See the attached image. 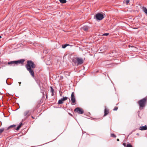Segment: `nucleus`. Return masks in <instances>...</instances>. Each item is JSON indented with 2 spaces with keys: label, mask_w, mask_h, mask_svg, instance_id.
<instances>
[{
  "label": "nucleus",
  "mask_w": 147,
  "mask_h": 147,
  "mask_svg": "<svg viewBox=\"0 0 147 147\" xmlns=\"http://www.w3.org/2000/svg\"><path fill=\"white\" fill-rule=\"evenodd\" d=\"M126 147H133V146L131 144L128 143L126 145Z\"/></svg>",
  "instance_id": "393cba45"
},
{
  "label": "nucleus",
  "mask_w": 147,
  "mask_h": 147,
  "mask_svg": "<svg viewBox=\"0 0 147 147\" xmlns=\"http://www.w3.org/2000/svg\"><path fill=\"white\" fill-rule=\"evenodd\" d=\"M0 123H1V125H2V123H1V121H0Z\"/></svg>",
  "instance_id": "79ce46f5"
},
{
  "label": "nucleus",
  "mask_w": 147,
  "mask_h": 147,
  "mask_svg": "<svg viewBox=\"0 0 147 147\" xmlns=\"http://www.w3.org/2000/svg\"><path fill=\"white\" fill-rule=\"evenodd\" d=\"M59 1L61 3H65L67 2L66 0H59Z\"/></svg>",
  "instance_id": "b1692460"
},
{
  "label": "nucleus",
  "mask_w": 147,
  "mask_h": 147,
  "mask_svg": "<svg viewBox=\"0 0 147 147\" xmlns=\"http://www.w3.org/2000/svg\"><path fill=\"white\" fill-rule=\"evenodd\" d=\"M68 114L70 116H73V115L72 114H71V113H68Z\"/></svg>",
  "instance_id": "72a5a7b5"
},
{
  "label": "nucleus",
  "mask_w": 147,
  "mask_h": 147,
  "mask_svg": "<svg viewBox=\"0 0 147 147\" xmlns=\"http://www.w3.org/2000/svg\"><path fill=\"white\" fill-rule=\"evenodd\" d=\"M23 125V124L22 123H20L16 127V130L17 131Z\"/></svg>",
  "instance_id": "a211bd4d"
},
{
  "label": "nucleus",
  "mask_w": 147,
  "mask_h": 147,
  "mask_svg": "<svg viewBox=\"0 0 147 147\" xmlns=\"http://www.w3.org/2000/svg\"><path fill=\"white\" fill-rule=\"evenodd\" d=\"M139 129L141 131L147 130V125H145L144 126H140V127Z\"/></svg>",
  "instance_id": "f8f14e48"
},
{
  "label": "nucleus",
  "mask_w": 147,
  "mask_h": 147,
  "mask_svg": "<svg viewBox=\"0 0 147 147\" xmlns=\"http://www.w3.org/2000/svg\"><path fill=\"white\" fill-rule=\"evenodd\" d=\"M90 28V27L88 26H84L82 28V29L84 31H87Z\"/></svg>",
  "instance_id": "4468645a"
},
{
  "label": "nucleus",
  "mask_w": 147,
  "mask_h": 147,
  "mask_svg": "<svg viewBox=\"0 0 147 147\" xmlns=\"http://www.w3.org/2000/svg\"><path fill=\"white\" fill-rule=\"evenodd\" d=\"M142 9L143 12L147 15V9L145 7L143 6L142 7Z\"/></svg>",
  "instance_id": "f3484780"
},
{
  "label": "nucleus",
  "mask_w": 147,
  "mask_h": 147,
  "mask_svg": "<svg viewBox=\"0 0 147 147\" xmlns=\"http://www.w3.org/2000/svg\"><path fill=\"white\" fill-rule=\"evenodd\" d=\"M147 100V98L144 97L138 102L140 109H142L145 107L146 104Z\"/></svg>",
  "instance_id": "f257e3e1"
},
{
  "label": "nucleus",
  "mask_w": 147,
  "mask_h": 147,
  "mask_svg": "<svg viewBox=\"0 0 147 147\" xmlns=\"http://www.w3.org/2000/svg\"><path fill=\"white\" fill-rule=\"evenodd\" d=\"M117 141H119V139H118V138H117Z\"/></svg>",
  "instance_id": "c9c22d12"
},
{
  "label": "nucleus",
  "mask_w": 147,
  "mask_h": 147,
  "mask_svg": "<svg viewBox=\"0 0 147 147\" xmlns=\"http://www.w3.org/2000/svg\"><path fill=\"white\" fill-rule=\"evenodd\" d=\"M25 67L26 69L28 68H34L35 65L34 62L31 60H28L27 64L25 65Z\"/></svg>",
  "instance_id": "f03ea898"
},
{
  "label": "nucleus",
  "mask_w": 147,
  "mask_h": 147,
  "mask_svg": "<svg viewBox=\"0 0 147 147\" xmlns=\"http://www.w3.org/2000/svg\"><path fill=\"white\" fill-rule=\"evenodd\" d=\"M2 37V36H0V38H1Z\"/></svg>",
  "instance_id": "37998d69"
},
{
  "label": "nucleus",
  "mask_w": 147,
  "mask_h": 147,
  "mask_svg": "<svg viewBox=\"0 0 147 147\" xmlns=\"http://www.w3.org/2000/svg\"><path fill=\"white\" fill-rule=\"evenodd\" d=\"M109 33H105L101 35V36H108L109 35Z\"/></svg>",
  "instance_id": "a878e982"
},
{
  "label": "nucleus",
  "mask_w": 147,
  "mask_h": 147,
  "mask_svg": "<svg viewBox=\"0 0 147 147\" xmlns=\"http://www.w3.org/2000/svg\"><path fill=\"white\" fill-rule=\"evenodd\" d=\"M74 111L75 112L78 113L79 114H82L84 112L82 108L79 107L75 108Z\"/></svg>",
  "instance_id": "39448f33"
},
{
  "label": "nucleus",
  "mask_w": 147,
  "mask_h": 147,
  "mask_svg": "<svg viewBox=\"0 0 147 147\" xmlns=\"http://www.w3.org/2000/svg\"><path fill=\"white\" fill-rule=\"evenodd\" d=\"M111 136L113 138H116V136L113 134H111Z\"/></svg>",
  "instance_id": "cd10ccee"
},
{
  "label": "nucleus",
  "mask_w": 147,
  "mask_h": 147,
  "mask_svg": "<svg viewBox=\"0 0 147 147\" xmlns=\"http://www.w3.org/2000/svg\"><path fill=\"white\" fill-rule=\"evenodd\" d=\"M7 94H9V95H12H12H13L10 94H9V93H7Z\"/></svg>",
  "instance_id": "e433bc0d"
},
{
  "label": "nucleus",
  "mask_w": 147,
  "mask_h": 147,
  "mask_svg": "<svg viewBox=\"0 0 147 147\" xmlns=\"http://www.w3.org/2000/svg\"><path fill=\"white\" fill-rule=\"evenodd\" d=\"M33 69V68H28L26 69L28 71H29V73L31 75V76L33 77H34V70Z\"/></svg>",
  "instance_id": "9d476101"
},
{
  "label": "nucleus",
  "mask_w": 147,
  "mask_h": 147,
  "mask_svg": "<svg viewBox=\"0 0 147 147\" xmlns=\"http://www.w3.org/2000/svg\"><path fill=\"white\" fill-rule=\"evenodd\" d=\"M4 130V128H2L0 129V135L3 132Z\"/></svg>",
  "instance_id": "bb28decb"
},
{
  "label": "nucleus",
  "mask_w": 147,
  "mask_h": 147,
  "mask_svg": "<svg viewBox=\"0 0 147 147\" xmlns=\"http://www.w3.org/2000/svg\"><path fill=\"white\" fill-rule=\"evenodd\" d=\"M123 145L125 147V146H126V143H123Z\"/></svg>",
  "instance_id": "473e14b6"
},
{
  "label": "nucleus",
  "mask_w": 147,
  "mask_h": 147,
  "mask_svg": "<svg viewBox=\"0 0 147 147\" xmlns=\"http://www.w3.org/2000/svg\"><path fill=\"white\" fill-rule=\"evenodd\" d=\"M126 3L127 4L129 2V0H125Z\"/></svg>",
  "instance_id": "2f4dec72"
},
{
  "label": "nucleus",
  "mask_w": 147,
  "mask_h": 147,
  "mask_svg": "<svg viewBox=\"0 0 147 147\" xmlns=\"http://www.w3.org/2000/svg\"><path fill=\"white\" fill-rule=\"evenodd\" d=\"M48 51L47 50H45L43 51V53H48Z\"/></svg>",
  "instance_id": "c756f323"
},
{
  "label": "nucleus",
  "mask_w": 147,
  "mask_h": 147,
  "mask_svg": "<svg viewBox=\"0 0 147 147\" xmlns=\"http://www.w3.org/2000/svg\"><path fill=\"white\" fill-rule=\"evenodd\" d=\"M78 58L77 57H75L71 58L72 61L74 62L75 65H76L77 63V58Z\"/></svg>",
  "instance_id": "2eb2a0df"
},
{
  "label": "nucleus",
  "mask_w": 147,
  "mask_h": 147,
  "mask_svg": "<svg viewBox=\"0 0 147 147\" xmlns=\"http://www.w3.org/2000/svg\"><path fill=\"white\" fill-rule=\"evenodd\" d=\"M25 61V59H21L18 60H16L15 61L16 65H18L19 64H22Z\"/></svg>",
  "instance_id": "1a4fd4ad"
},
{
  "label": "nucleus",
  "mask_w": 147,
  "mask_h": 147,
  "mask_svg": "<svg viewBox=\"0 0 147 147\" xmlns=\"http://www.w3.org/2000/svg\"><path fill=\"white\" fill-rule=\"evenodd\" d=\"M76 59L77 60V65H81L84 62V61L83 59L81 58H79L78 57Z\"/></svg>",
  "instance_id": "6e6552de"
},
{
  "label": "nucleus",
  "mask_w": 147,
  "mask_h": 147,
  "mask_svg": "<svg viewBox=\"0 0 147 147\" xmlns=\"http://www.w3.org/2000/svg\"><path fill=\"white\" fill-rule=\"evenodd\" d=\"M49 59H50V58H49V59H47V60H49Z\"/></svg>",
  "instance_id": "a19ab883"
},
{
  "label": "nucleus",
  "mask_w": 147,
  "mask_h": 147,
  "mask_svg": "<svg viewBox=\"0 0 147 147\" xmlns=\"http://www.w3.org/2000/svg\"><path fill=\"white\" fill-rule=\"evenodd\" d=\"M18 83L19 84V86H20V84H21V82H18Z\"/></svg>",
  "instance_id": "f704fd0d"
},
{
  "label": "nucleus",
  "mask_w": 147,
  "mask_h": 147,
  "mask_svg": "<svg viewBox=\"0 0 147 147\" xmlns=\"http://www.w3.org/2000/svg\"><path fill=\"white\" fill-rule=\"evenodd\" d=\"M47 95H46V98H47Z\"/></svg>",
  "instance_id": "c03bdc74"
},
{
  "label": "nucleus",
  "mask_w": 147,
  "mask_h": 147,
  "mask_svg": "<svg viewBox=\"0 0 147 147\" xmlns=\"http://www.w3.org/2000/svg\"><path fill=\"white\" fill-rule=\"evenodd\" d=\"M31 117L32 118H33V119H34V118L33 116H31Z\"/></svg>",
  "instance_id": "4c0bfd02"
},
{
  "label": "nucleus",
  "mask_w": 147,
  "mask_h": 147,
  "mask_svg": "<svg viewBox=\"0 0 147 147\" xmlns=\"http://www.w3.org/2000/svg\"><path fill=\"white\" fill-rule=\"evenodd\" d=\"M129 48L131 47L132 48V49H131V50L133 51H136V50L137 49V48L136 47H134L133 46H131V45H129Z\"/></svg>",
  "instance_id": "6ab92c4d"
},
{
  "label": "nucleus",
  "mask_w": 147,
  "mask_h": 147,
  "mask_svg": "<svg viewBox=\"0 0 147 147\" xmlns=\"http://www.w3.org/2000/svg\"><path fill=\"white\" fill-rule=\"evenodd\" d=\"M35 146H32V147H34Z\"/></svg>",
  "instance_id": "49530a36"
},
{
  "label": "nucleus",
  "mask_w": 147,
  "mask_h": 147,
  "mask_svg": "<svg viewBox=\"0 0 147 147\" xmlns=\"http://www.w3.org/2000/svg\"><path fill=\"white\" fill-rule=\"evenodd\" d=\"M109 113V110L107 109L106 108H105L104 110V116H105L107 115Z\"/></svg>",
  "instance_id": "dca6fc26"
},
{
  "label": "nucleus",
  "mask_w": 147,
  "mask_h": 147,
  "mask_svg": "<svg viewBox=\"0 0 147 147\" xmlns=\"http://www.w3.org/2000/svg\"><path fill=\"white\" fill-rule=\"evenodd\" d=\"M118 108L117 107H114V109H113V110L114 111H117L118 109Z\"/></svg>",
  "instance_id": "c85d7f7f"
},
{
  "label": "nucleus",
  "mask_w": 147,
  "mask_h": 147,
  "mask_svg": "<svg viewBox=\"0 0 147 147\" xmlns=\"http://www.w3.org/2000/svg\"><path fill=\"white\" fill-rule=\"evenodd\" d=\"M105 18V16L102 13H98L94 16V18L96 19L97 21L102 20Z\"/></svg>",
  "instance_id": "7ed1b4c3"
},
{
  "label": "nucleus",
  "mask_w": 147,
  "mask_h": 147,
  "mask_svg": "<svg viewBox=\"0 0 147 147\" xmlns=\"http://www.w3.org/2000/svg\"><path fill=\"white\" fill-rule=\"evenodd\" d=\"M0 94H1V95H2V94H3V93H1L0 92Z\"/></svg>",
  "instance_id": "58836bf2"
},
{
  "label": "nucleus",
  "mask_w": 147,
  "mask_h": 147,
  "mask_svg": "<svg viewBox=\"0 0 147 147\" xmlns=\"http://www.w3.org/2000/svg\"><path fill=\"white\" fill-rule=\"evenodd\" d=\"M49 60H47L46 61V64L47 65H50L51 64V59H49Z\"/></svg>",
  "instance_id": "4be33fe9"
},
{
  "label": "nucleus",
  "mask_w": 147,
  "mask_h": 147,
  "mask_svg": "<svg viewBox=\"0 0 147 147\" xmlns=\"http://www.w3.org/2000/svg\"><path fill=\"white\" fill-rule=\"evenodd\" d=\"M16 125L13 124L9 126L7 128V130L11 128L14 127L16 126Z\"/></svg>",
  "instance_id": "5701e85b"
},
{
  "label": "nucleus",
  "mask_w": 147,
  "mask_h": 147,
  "mask_svg": "<svg viewBox=\"0 0 147 147\" xmlns=\"http://www.w3.org/2000/svg\"><path fill=\"white\" fill-rule=\"evenodd\" d=\"M9 78H8L7 80H6V84L8 85H10L11 84V83H9L7 82V80L9 79Z\"/></svg>",
  "instance_id": "7c9ffc66"
},
{
  "label": "nucleus",
  "mask_w": 147,
  "mask_h": 147,
  "mask_svg": "<svg viewBox=\"0 0 147 147\" xmlns=\"http://www.w3.org/2000/svg\"><path fill=\"white\" fill-rule=\"evenodd\" d=\"M71 46H71H72V45H69V44H64V45H62V48L63 49H65V48L67 46Z\"/></svg>",
  "instance_id": "aec40b11"
},
{
  "label": "nucleus",
  "mask_w": 147,
  "mask_h": 147,
  "mask_svg": "<svg viewBox=\"0 0 147 147\" xmlns=\"http://www.w3.org/2000/svg\"><path fill=\"white\" fill-rule=\"evenodd\" d=\"M71 104L72 105H74L76 104V100L75 98L74 92H72L71 95Z\"/></svg>",
  "instance_id": "20e7f679"
},
{
  "label": "nucleus",
  "mask_w": 147,
  "mask_h": 147,
  "mask_svg": "<svg viewBox=\"0 0 147 147\" xmlns=\"http://www.w3.org/2000/svg\"><path fill=\"white\" fill-rule=\"evenodd\" d=\"M136 135H139V133H137Z\"/></svg>",
  "instance_id": "ea45409f"
},
{
  "label": "nucleus",
  "mask_w": 147,
  "mask_h": 147,
  "mask_svg": "<svg viewBox=\"0 0 147 147\" xmlns=\"http://www.w3.org/2000/svg\"><path fill=\"white\" fill-rule=\"evenodd\" d=\"M69 102H70V99H69Z\"/></svg>",
  "instance_id": "a18cd8bd"
},
{
  "label": "nucleus",
  "mask_w": 147,
  "mask_h": 147,
  "mask_svg": "<svg viewBox=\"0 0 147 147\" xmlns=\"http://www.w3.org/2000/svg\"><path fill=\"white\" fill-rule=\"evenodd\" d=\"M51 92V96H53L54 94V90L52 86H50Z\"/></svg>",
  "instance_id": "412c9836"
},
{
  "label": "nucleus",
  "mask_w": 147,
  "mask_h": 147,
  "mask_svg": "<svg viewBox=\"0 0 147 147\" xmlns=\"http://www.w3.org/2000/svg\"><path fill=\"white\" fill-rule=\"evenodd\" d=\"M32 114V112L31 110H27L25 111L24 113V115L26 116V118H28V117Z\"/></svg>",
  "instance_id": "423d86ee"
},
{
  "label": "nucleus",
  "mask_w": 147,
  "mask_h": 147,
  "mask_svg": "<svg viewBox=\"0 0 147 147\" xmlns=\"http://www.w3.org/2000/svg\"><path fill=\"white\" fill-rule=\"evenodd\" d=\"M100 49V51H103L107 49V47L106 45H104L101 47Z\"/></svg>",
  "instance_id": "ddd939ff"
},
{
  "label": "nucleus",
  "mask_w": 147,
  "mask_h": 147,
  "mask_svg": "<svg viewBox=\"0 0 147 147\" xmlns=\"http://www.w3.org/2000/svg\"><path fill=\"white\" fill-rule=\"evenodd\" d=\"M8 65H11L13 66H14L15 65H16V61H9L8 62Z\"/></svg>",
  "instance_id": "9b49d317"
},
{
  "label": "nucleus",
  "mask_w": 147,
  "mask_h": 147,
  "mask_svg": "<svg viewBox=\"0 0 147 147\" xmlns=\"http://www.w3.org/2000/svg\"><path fill=\"white\" fill-rule=\"evenodd\" d=\"M68 98V97L67 96H63V98L59 100L58 101V104H61L63 103V101L66 100Z\"/></svg>",
  "instance_id": "0eeeda50"
}]
</instances>
